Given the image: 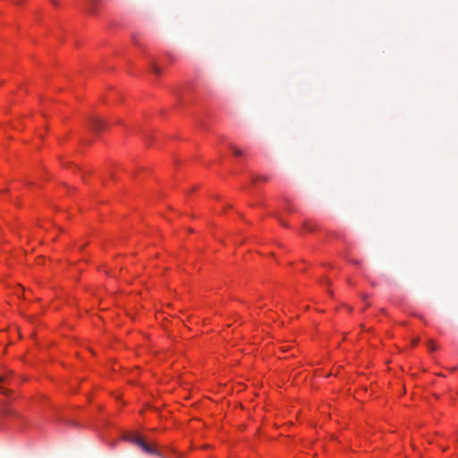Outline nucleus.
<instances>
[{
    "instance_id": "9",
    "label": "nucleus",
    "mask_w": 458,
    "mask_h": 458,
    "mask_svg": "<svg viewBox=\"0 0 458 458\" xmlns=\"http://www.w3.org/2000/svg\"><path fill=\"white\" fill-rule=\"evenodd\" d=\"M5 381V377H0V382H4Z\"/></svg>"
},
{
    "instance_id": "7",
    "label": "nucleus",
    "mask_w": 458,
    "mask_h": 458,
    "mask_svg": "<svg viewBox=\"0 0 458 458\" xmlns=\"http://www.w3.org/2000/svg\"><path fill=\"white\" fill-rule=\"evenodd\" d=\"M0 392L4 394H7V390L3 386H0Z\"/></svg>"
},
{
    "instance_id": "11",
    "label": "nucleus",
    "mask_w": 458,
    "mask_h": 458,
    "mask_svg": "<svg viewBox=\"0 0 458 458\" xmlns=\"http://www.w3.org/2000/svg\"><path fill=\"white\" fill-rule=\"evenodd\" d=\"M52 3L56 4V1L55 0H52Z\"/></svg>"
},
{
    "instance_id": "2",
    "label": "nucleus",
    "mask_w": 458,
    "mask_h": 458,
    "mask_svg": "<svg viewBox=\"0 0 458 458\" xmlns=\"http://www.w3.org/2000/svg\"><path fill=\"white\" fill-rule=\"evenodd\" d=\"M89 122L90 128L96 132L100 131L106 127V122L98 117H91Z\"/></svg>"
},
{
    "instance_id": "1",
    "label": "nucleus",
    "mask_w": 458,
    "mask_h": 458,
    "mask_svg": "<svg viewBox=\"0 0 458 458\" xmlns=\"http://www.w3.org/2000/svg\"><path fill=\"white\" fill-rule=\"evenodd\" d=\"M129 441L139 446L143 452L148 454H157L153 445L147 444L140 436H131Z\"/></svg>"
},
{
    "instance_id": "6",
    "label": "nucleus",
    "mask_w": 458,
    "mask_h": 458,
    "mask_svg": "<svg viewBox=\"0 0 458 458\" xmlns=\"http://www.w3.org/2000/svg\"><path fill=\"white\" fill-rule=\"evenodd\" d=\"M303 226H304L308 231H310V232H311V231H313V230H314V226H313V225H309L308 223H305V224L303 225Z\"/></svg>"
},
{
    "instance_id": "10",
    "label": "nucleus",
    "mask_w": 458,
    "mask_h": 458,
    "mask_svg": "<svg viewBox=\"0 0 458 458\" xmlns=\"http://www.w3.org/2000/svg\"><path fill=\"white\" fill-rule=\"evenodd\" d=\"M261 180H263V181H267V177H261Z\"/></svg>"
},
{
    "instance_id": "3",
    "label": "nucleus",
    "mask_w": 458,
    "mask_h": 458,
    "mask_svg": "<svg viewBox=\"0 0 458 458\" xmlns=\"http://www.w3.org/2000/svg\"><path fill=\"white\" fill-rule=\"evenodd\" d=\"M150 69L156 75L161 74V68L156 63L151 64Z\"/></svg>"
},
{
    "instance_id": "5",
    "label": "nucleus",
    "mask_w": 458,
    "mask_h": 458,
    "mask_svg": "<svg viewBox=\"0 0 458 458\" xmlns=\"http://www.w3.org/2000/svg\"><path fill=\"white\" fill-rule=\"evenodd\" d=\"M231 148H232V151L233 153V155L237 156V157H240L242 155V152L241 149H239L238 148L234 147V146H231Z\"/></svg>"
},
{
    "instance_id": "8",
    "label": "nucleus",
    "mask_w": 458,
    "mask_h": 458,
    "mask_svg": "<svg viewBox=\"0 0 458 458\" xmlns=\"http://www.w3.org/2000/svg\"><path fill=\"white\" fill-rule=\"evenodd\" d=\"M97 0H92V5H95ZM91 12H94V6H92Z\"/></svg>"
},
{
    "instance_id": "4",
    "label": "nucleus",
    "mask_w": 458,
    "mask_h": 458,
    "mask_svg": "<svg viewBox=\"0 0 458 458\" xmlns=\"http://www.w3.org/2000/svg\"><path fill=\"white\" fill-rule=\"evenodd\" d=\"M428 349H429L431 352H433V351H435V350H437V344H436V343H434L432 340H429V341L428 342Z\"/></svg>"
}]
</instances>
